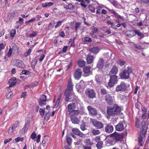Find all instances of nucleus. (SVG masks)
I'll list each match as a JSON object with an SVG mask.
<instances>
[{"mask_svg": "<svg viewBox=\"0 0 149 149\" xmlns=\"http://www.w3.org/2000/svg\"><path fill=\"white\" fill-rule=\"evenodd\" d=\"M73 86L72 80L70 79L68 80L67 89H66L64 94L66 97L65 99L66 102H68L72 97H74V94L72 91Z\"/></svg>", "mask_w": 149, "mask_h": 149, "instance_id": "1", "label": "nucleus"}, {"mask_svg": "<svg viewBox=\"0 0 149 149\" xmlns=\"http://www.w3.org/2000/svg\"><path fill=\"white\" fill-rule=\"evenodd\" d=\"M72 103L69 104L67 106L68 111L69 112V113L74 112V114H77L79 112L77 110H76V107L78 109V108L80 107V104L75 99L72 100Z\"/></svg>", "mask_w": 149, "mask_h": 149, "instance_id": "2", "label": "nucleus"}, {"mask_svg": "<svg viewBox=\"0 0 149 149\" xmlns=\"http://www.w3.org/2000/svg\"><path fill=\"white\" fill-rule=\"evenodd\" d=\"M120 110V108L118 106H115L109 109L107 112L109 115L113 116L119 113Z\"/></svg>", "mask_w": 149, "mask_h": 149, "instance_id": "3", "label": "nucleus"}, {"mask_svg": "<svg viewBox=\"0 0 149 149\" xmlns=\"http://www.w3.org/2000/svg\"><path fill=\"white\" fill-rule=\"evenodd\" d=\"M132 72V68L130 67H127V70H124L121 73L120 76L121 79H128L129 77V74Z\"/></svg>", "mask_w": 149, "mask_h": 149, "instance_id": "4", "label": "nucleus"}, {"mask_svg": "<svg viewBox=\"0 0 149 149\" xmlns=\"http://www.w3.org/2000/svg\"><path fill=\"white\" fill-rule=\"evenodd\" d=\"M110 79L108 85L111 87L113 86L118 81V76L116 75H110Z\"/></svg>", "mask_w": 149, "mask_h": 149, "instance_id": "5", "label": "nucleus"}, {"mask_svg": "<svg viewBox=\"0 0 149 149\" xmlns=\"http://www.w3.org/2000/svg\"><path fill=\"white\" fill-rule=\"evenodd\" d=\"M85 93L89 98H93L95 97V94L93 90L90 88H87L85 90Z\"/></svg>", "mask_w": 149, "mask_h": 149, "instance_id": "6", "label": "nucleus"}, {"mask_svg": "<svg viewBox=\"0 0 149 149\" xmlns=\"http://www.w3.org/2000/svg\"><path fill=\"white\" fill-rule=\"evenodd\" d=\"M127 88L125 84L123 82L121 83L120 84L116 87V92L120 91H124Z\"/></svg>", "mask_w": 149, "mask_h": 149, "instance_id": "7", "label": "nucleus"}, {"mask_svg": "<svg viewBox=\"0 0 149 149\" xmlns=\"http://www.w3.org/2000/svg\"><path fill=\"white\" fill-rule=\"evenodd\" d=\"M146 132V129H144L141 132L140 136L139 138V141L140 145L142 146V143L145 139V134Z\"/></svg>", "mask_w": 149, "mask_h": 149, "instance_id": "8", "label": "nucleus"}, {"mask_svg": "<svg viewBox=\"0 0 149 149\" xmlns=\"http://www.w3.org/2000/svg\"><path fill=\"white\" fill-rule=\"evenodd\" d=\"M92 123L93 126L97 129H101L103 127V125L100 122L95 120Z\"/></svg>", "mask_w": 149, "mask_h": 149, "instance_id": "9", "label": "nucleus"}, {"mask_svg": "<svg viewBox=\"0 0 149 149\" xmlns=\"http://www.w3.org/2000/svg\"><path fill=\"white\" fill-rule=\"evenodd\" d=\"M105 100L107 103L110 105L112 104L113 103V98L109 94H107L106 95Z\"/></svg>", "mask_w": 149, "mask_h": 149, "instance_id": "10", "label": "nucleus"}, {"mask_svg": "<svg viewBox=\"0 0 149 149\" xmlns=\"http://www.w3.org/2000/svg\"><path fill=\"white\" fill-rule=\"evenodd\" d=\"M82 71L80 69H77L75 71L74 74V77L75 79H79L81 77Z\"/></svg>", "mask_w": 149, "mask_h": 149, "instance_id": "11", "label": "nucleus"}, {"mask_svg": "<svg viewBox=\"0 0 149 149\" xmlns=\"http://www.w3.org/2000/svg\"><path fill=\"white\" fill-rule=\"evenodd\" d=\"M111 137H113L117 140H119L120 139L123 138V135L120 134L116 132L111 134L110 135Z\"/></svg>", "mask_w": 149, "mask_h": 149, "instance_id": "12", "label": "nucleus"}, {"mask_svg": "<svg viewBox=\"0 0 149 149\" xmlns=\"http://www.w3.org/2000/svg\"><path fill=\"white\" fill-rule=\"evenodd\" d=\"M15 65L18 68H23L25 67V65L24 62L22 61L19 60H15Z\"/></svg>", "mask_w": 149, "mask_h": 149, "instance_id": "13", "label": "nucleus"}, {"mask_svg": "<svg viewBox=\"0 0 149 149\" xmlns=\"http://www.w3.org/2000/svg\"><path fill=\"white\" fill-rule=\"evenodd\" d=\"M107 10L110 12L115 15V18H117L118 19H122L123 17L122 16L119 15L113 9H111L108 8H106Z\"/></svg>", "mask_w": 149, "mask_h": 149, "instance_id": "14", "label": "nucleus"}, {"mask_svg": "<svg viewBox=\"0 0 149 149\" xmlns=\"http://www.w3.org/2000/svg\"><path fill=\"white\" fill-rule=\"evenodd\" d=\"M125 127L124 124L122 123H119L116 126V130L119 131H121L124 130Z\"/></svg>", "mask_w": 149, "mask_h": 149, "instance_id": "15", "label": "nucleus"}, {"mask_svg": "<svg viewBox=\"0 0 149 149\" xmlns=\"http://www.w3.org/2000/svg\"><path fill=\"white\" fill-rule=\"evenodd\" d=\"M100 49L98 47H94L90 48L89 49V51L94 54H97L100 51Z\"/></svg>", "mask_w": 149, "mask_h": 149, "instance_id": "16", "label": "nucleus"}, {"mask_svg": "<svg viewBox=\"0 0 149 149\" xmlns=\"http://www.w3.org/2000/svg\"><path fill=\"white\" fill-rule=\"evenodd\" d=\"M118 72V69L116 66H114L111 69L109 74L110 75H116L117 73Z\"/></svg>", "mask_w": 149, "mask_h": 149, "instance_id": "17", "label": "nucleus"}, {"mask_svg": "<svg viewBox=\"0 0 149 149\" xmlns=\"http://www.w3.org/2000/svg\"><path fill=\"white\" fill-rule=\"evenodd\" d=\"M16 127L17 126L16 125L13 124L8 130V134L10 135H12L14 130L16 129Z\"/></svg>", "mask_w": 149, "mask_h": 149, "instance_id": "18", "label": "nucleus"}, {"mask_svg": "<svg viewBox=\"0 0 149 149\" xmlns=\"http://www.w3.org/2000/svg\"><path fill=\"white\" fill-rule=\"evenodd\" d=\"M88 109L89 112L91 114L93 115H95L97 114V112L95 109L92 108L91 106H88Z\"/></svg>", "mask_w": 149, "mask_h": 149, "instance_id": "19", "label": "nucleus"}, {"mask_svg": "<svg viewBox=\"0 0 149 149\" xmlns=\"http://www.w3.org/2000/svg\"><path fill=\"white\" fill-rule=\"evenodd\" d=\"M105 131L108 133H111L113 130V127L112 126L109 125H107L105 127Z\"/></svg>", "mask_w": 149, "mask_h": 149, "instance_id": "20", "label": "nucleus"}, {"mask_svg": "<svg viewBox=\"0 0 149 149\" xmlns=\"http://www.w3.org/2000/svg\"><path fill=\"white\" fill-rule=\"evenodd\" d=\"M94 57L93 56L88 55L87 58V62L88 64H91L93 62Z\"/></svg>", "mask_w": 149, "mask_h": 149, "instance_id": "21", "label": "nucleus"}, {"mask_svg": "<svg viewBox=\"0 0 149 149\" xmlns=\"http://www.w3.org/2000/svg\"><path fill=\"white\" fill-rule=\"evenodd\" d=\"M104 60L102 58L100 59L97 64V66L98 68L100 69L102 68L104 65Z\"/></svg>", "mask_w": 149, "mask_h": 149, "instance_id": "22", "label": "nucleus"}, {"mask_svg": "<svg viewBox=\"0 0 149 149\" xmlns=\"http://www.w3.org/2000/svg\"><path fill=\"white\" fill-rule=\"evenodd\" d=\"M71 119L72 123L74 124H79V119L78 118L75 116H71Z\"/></svg>", "mask_w": 149, "mask_h": 149, "instance_id": "23", "label": "nucleus"}, {"mask_svg": "<svg viewBox=\"0 0 149 149\" xmlns=\"http://www.w3.org/2000/svg\"><path fill=\"white\" fill-rule=\"evenodd\" d=\"M86 84V82H84V81L81 80L79 83H78L76 85V88H78L79 86H80L83 89Z\"/></svg>", "mask_w": 149, "mask_h": 149, "instance_id": "24", "label": "nucleus"}, {"mask_svg": "<svg viewBox=\"0 0 149 149\" xmlns=\"http://www.w3.org/2000/svg\"><path fill=\"white\" fill-rule=\"evenodd\" d=\"M131 32L132 34V35H131V36H134L136 34L138 35L139 36L142 37H143L144 36L142 34L140 33L139 31H131Z\"/></svg>", "mask_w": 149, "mask_h": 149, "instance_id": "25", "label": "nucleus"}, {"mask_svg": "<svg viewBox=\"0 0 149 149\" xmlns=\"http://www.w3.org/2000/svg\"><path fill=\"white\" fill-rule=\"evenodd\" d=\"M90 66H85L83 68L84 72L86 74H90Z\"/></svg>", "mask_w": 149, "mask_h": 149, "instance_id": "26", "label": "nucleus"}, {"mask_svg": "<svg viewBox=\"0 0 149 149\" xmlns=\"http://www.w3.org/2000/svg\"><path fill=\"white\" fill-rule=\"evenodd\" d=\"M54 4L52 2H47L43 3L42 4V6L43 7H49Z\"/></svg>", "mask_w": 149, "mask_h": 149, "instance_id": "27", "label": "nucleus"}, {"mask_svg": "<svg viewBox=\"0 0 149 149\" xmlns=\"http://www.w3.org/2000/svg\"><path fill=\"white\" fill-rule=\"evenodd\" d=\"M86 63L85 61H84L79 60L77 62L78 65L80 67H83Z\"/></svg>", "mask_w": 149, "mask_h": 149, "instance_id": "28", "label": "nucleus"}, {"mask_svg": "<svg viewBox=\"0 0 149 149\" xmlns=\"http://www.w3.org/2000/svg\"><path fill=\"white\" fill-rule=\"evenodd\" d=\"M61 94H60V95L59 96L57 100L56 103L54 105V108H56L58 106L60 100H61Z\"/></svg>", "mask_w": 149, "mask_h": 149, "instance_id": "29", "label": "nucleus"}, {"mask_svg": "<svg viewBox=\"0 0 149 149\" xmlns=\"http://www.w3.org/2000/svg\"><path fill=\"white\" fill-rule=\"evenodd\" d=\"M103 142L102 141L97 143L96 145V146L98 149H101L102 146Z\"/></svg>", "mask_w": 149, "mask_h": 149, "instance_id": "30", "label": "nucleus"}, {"mask_svg": "<svg viewBox=\"0 0 149 149\" xmlns=\"http://www.w3.org/2000/svg\"><path fill=\"white\" fill-rule=\"evenodd\" d=\"M29 126V122H27L25 126L22 129V130L24 131V132H25V131H27Z\"/></svg>", "mask_w": 149, "mask_h": 149, "instance_id": "31", "label": "nucleus"}, {"mask_svg": "<svg viewBox=\"0 0 149 149\" xmlns=\"http://www.w3.org/2000/svg\"><path fill=\"white\" fill-rule=\"evenodd\" d=\"M98 29L96 27L93 28L92 29V31L90 33V35L91 36L93 35L94 33H97L98 31Z\"/></svg>", "mask_w": 149, "mask_h": 149, "instance_id": "32", "label": "nucleus"}, {"mask_svg": "<svg viewBox=\"0 0 149 149\" xmlns=\"http://www.w3.org/2000/svg\"><path fill=\"white\" fill-rule=\"evenodd\" d=\"M88 9L91 11V13H95V8L92 6H89L88 8Z\"/></svg>", "mask_w": 149, "mask_h": 149, "instance_id": "33", "label": "nucleus"}, {"mask_svg": "<svg viewBox=\"0 0 149 149\" xmlns=\"http://www.w3.org/2000/svg\"><path fill=\"white\" fill-rule=\"evenodd\" d=\"M81 23L80 22H77L76 23L74 26L75 30L76 31H77V29L81 25Z\"/></svg>", "mask_w": 149, "mask_h": 149, "instance_id": "34", "label": "nucleus"}, {"mask_svg": "<svg viewBox=\"0 0 149 149\" xmlns=\"http://www.w3.org/2000/svg\"><path fill=\"white\" fill-rule=\"evenodd\" d=\"M72 131L73 133L77 135H78L80 132L77 128H73Z\"/></svg>", "mask_w": 149, "mask_h": 149, "instance_id": "35", "label": "nucleus"}, {"mask_svg": "<svg viewBox=\"0 0 149 149\" xmlns=\"http://www.w3.org/2000/svg\"><path fill=\"white\" fill-rule=\"evenodd\" d=\"M82 40L84 42H91L92 41V40L91 38L88 37H85L82 38Z\"/></svg>", "mask_w": 149, "mask_h": 149, "instance_id": "36", "label": "nucleus"}, {"mask_svg": "<svg viewBox=\"0 0 149 149\" xmlns=\"http://www.w3.org/2000/svg\"><path fill=\"white\" fill-rule=\"evenodd\" d=\"M24 139V138L23 137L21 138L20 137H18L17 138H15V141L17 143L20 141H23Z\"/></svg>", "mask_w": 149, "mask_h": 149, "instance_id": "37", "label": "nucleus"}, {"mask_svg": "<svg viewBox=\"0 0 149 149\" xmlns=\"http://www.w3.org/2000/svg\"><path fill=\"white\" fill-rule=\"evenodd\" d=\"M92 132L94 135H98L100 134V131L98 130H93Z\"/></svg>", "mask_w": 149, "mask_h": 149, "instance_id": "38", "label": "nucleus"}, {"mask_svg": "<svg viewBox=\"0 0 149 149\" xmlns=\"http://www.w3.org/2000/svg\"><path fill=\"white\" fill-rule=\"evenodd\" d=\"M22 74H24L26 75H29L30 74V72L28 70H24L22 72Z\"/></svg>", "mask_w": 149, "mask_h": 149, "instance_id": "39", "label": "nucleus"}, {"mask_svg": "<svg viewBox=\"0 0 149 149\" xmlns=\"http://www.w3.org/2000/svg\"><path fill=\"white\" fill-rule=\"evenodd\" d=\"M66 141L69 145H71L72 142V139H71L69 137H67Z\"/></svg>", "mask_w": 149, "mask_h": 149, "instance_id": "40", "label": "nucleus"}, {"mask_svg": "<svg viewBox=\"0 0 149 149\" xmlns=\"http://www.w3.org/2000/svg\"><path fill=\"white\" fill-rule=\"evenodd\" d=\"M40 101H46V96L44 95H42L40 97Z\"/></svg>", "mask_w": 149, "mask_h": 149, "instance_id": "41", "label": "nucleus"}, {"mask_svg": "<svg viewBox=\"0 0 149 149\" xmlns=\"http://www.w3.org/2000/svg\"><path fill=\"white\" fill-rule=\"evenodd\" d=\"M62 21H58L57 22L55 26V28H57L59 27L61 24Z\"/></svg>", "mask_w": 149, "mask_h": 149, "instance_id": "42", "label": "nucleus"}, {"mask_svg": "<svg viewBox=\"0 0 149 149\" xmlns=\"http://www.w3.org/2000/svg\"><path fill=\"white\" fill-rule=\"evenodd\" d=\"M54 26V25H53L51 23H50L48 26L46 28V30L48 31L51 29V28H53Z\"/></svg>", "mask_w": 149, "mask_h": 149, "instance_id": "43", "label": "nucleus"}, {"mask_svg": "<svg viewBox=\"0 0 149 149\" xmlns=\"http://www.w3.org/2000/svg\"><path fill=\"white\" fill-rule=\"evenodd\" d=\"M46 101H39V105L42 107L44 105H45L46 104V103L45 102Z\"/></svg>", "mask_w": 149, "mask_h": 149, "instance_id": "44", "label": "nucleus"}, {"mask_svg": "<svg viewBox=\"0 0 149 149\" xmlns=\"http://www.w3.org/2000/svg\"><path fill=\"white\" fill-rule=\"evenodd\" d=\"M100 137L99 136L96 137L95 139V141L97 143L101 142V141H100Z\"/></svg>", "mask_w": 149, "mask_h": 149, "instance_id": "45", "label": "nucleus"}, {"mask_svg": "<svg viewBox=\"0 0 149 149\" xmlns=\"http://www.w3.org/2000/svg\"><path fill=\"white\" fill-rule=\"evenodd\" d=\"M12 46L13 50H14L15 51L18 50V48L17 47V45L15 44H12Z\"/></svg>", "mask_w": 149, "mask_h": 149, "instance_id": "46", "label": "nucleus"}, {"mask_svg": "<svg viewBox=\"0 0 149 149\" xmlns=\"http://www.w3.org/2000/svg\"><path fill=\"white\" fill-rule=\"evenodd\" d=\"M16 33V30L15 29H13L10 32V34L11 36L14 37Z\"/></svg>", "mask_w": 149, "mask_h": 149, "instance_id": "47", "label": "nucleus"}, {"mask_svg": "<svg viewBox=\"0 0 149 149\" xmlns=\"http://www.w3.org/2000/svg\"><path fill=\"white\" fill-rule=\"evenodd\" d=\"M80 2H81L80 5L82 6L84 8H86L87 7V5L85 4V3L83 0H82V1Z\"/></svg>", "mask_w": 149, "mask_h": 149, "instance_id": "48", "label": "nucleus"}, {"mask_svg": "<svg viewBox=\"0 0 149 149\" xmlns=\"http://www.w3.org/2000/svg\"><path fill=\"white\" fill-rule=\"evenodd\" d=\"M95 80L97 83L98 84H100V81L99 75H96L95 76Z\"/></svg>", "mask_w": 149, "mask_h": 149, "instance_id": "49", "label": "nucleus"}, {"mask_svg": "<svg viewBox=\"0 0 149 149\" xmlns=\"http://www.w3.org/2000/svg\"><path fill=\"white\" fill-rule=\"evenodd\" d=\"M107 23L108 25H111V27L112 28H113V27L114 26V24H113V23L112 22L110 21L107 20Z\"/></svg>", "mask_w": 149, "mask_h": 149, "instance_id": "50", "label": "nucleus"}, {"mask_svg": "<svg viewBox=\"0 0 149 149\" xmlns=\"http://www.w3.org/2000/svg\"><path fill=\"white\" fill-rule=\"evenodd\" d=\"M78 135H79V136L83 138H84L85 137V134H84L83 133L80 131L79 132V133L78 134Z\"/></svg>", "mask_w": 149, "mask_h": 149, "instance_id": "51", "label": "nucleus"}, {"mask_svg": "<svg viewBox=\"0 0 149 149\" xmlns=\"http://www.w3.org/2000/svg\"><path fill=\"white\" fill-rule=\"evenodd\" d=\"M76 88L78 92L80 93H81L83 91V89L80 86H79L78 88Z\"/></svg>", "mask_w": 149, "mask_h": 149, "instance_id": "52", "label": "nucleus"}, {"mask_svg": "<svg viewBox=\"0 0 149 149\" xmlns=\"http://www.w3.org/2000/svg\"><path fill=\"white\" fill-rule=\"evenodd\" d=\"M125 61H119L118 62V64L120 65H123L125 64Z\"/></svg>", "mask_w": 149, "mask_h": 149, "instance_id": "53", "label": "nucleus"}, {"mask_svg": "<svg viewBox=\"0 0 149 149\" xmlns=\"http://www.w3.org/2000/svg\"><path fill=\"white\" fill-rule=\"evenodd\" d=\"M12 53V48H10L9 50V51L7 53V55L9 56L10 57Z\"/></svg>", "mask_w": 149, "mask_h": 149, "instance_id": "54", "label": "nucleus"}, {"mask_svg": "<svg viewBox=\"0 0 149 149\" xmlns=\"http://www.w3.org/2000/svg\"><path fill=\"white\" fill-rule=\"evenodd\" d=\"M68 9H71L73 8V6L72 4L71 3H69L68 4Z\"/></svg>", "mask_w": 149, "mask_h": 149, "instance_id": "55", "label": "nucleus"}, {"mask_svg": "<svg viewBox=\"0 0 149 149\" xmlns=\"http://www.w3.org/2000/svg\"><path fill=\"white\" fill-rule=\"evenodd\" d=\"M39 112L41 115L43 116L44 115L45 113V111L42 109H39Z\"/></svg>", "mask_w": 149, "mask_h": 149, "instance_id": "56", "label": "nucleus"}, {"mask_svg": "<svg viewBox=\"0 0 149 149\" xmlns=\"http://www.w3.org/2000/svg\"><path fill=\"white\" fill-rule=\"evenodd\" d=\"M26 92H23L22 93V94L21 95V97L24 98L26 97Z\"/></svg>", "mask_w": 149, "mask_h": 149, "instance_id": "57", "label": "nucleus"}, {"mask_svg": "<svg viewBox=\"0 0 149 149\" xmlns=\"http://www.w3.org/2000/svg\"><path fill=\"white\" fill-rule=\"evenodd\" d=\"M85 142L87 145H91V141L89 139H86L85 140Z\"/></svg>", "mask_w": 149, "mask_h": 149, "instance_id": "58", "label": "nucleus"}, {"mask_svg": "<svg viewBox=\"0 0 149 149\" xmlns=\"http://www.w3.org/2000/svg\"><path fill=\"white\" fill-rule=\"evenodd\" d=\"M5 47V45L3 43L0 44V51L3 50Z\"/></svg>", "mask_w": 149, "mask_h": 149, "instance_id": "59", "label": "nucleus"}, {"mask_svg": "<svg viewBox=\"0 0 149 149\" xmlns=\"http://www.w3.org/2000/svg\"><path fill=\"white\" fill-rule=\"evenodd\" d=\"M35 17L32 18L31 19L28 20L26 21V22L25 23H27V22L29 23V22H33V21H34L35 20Z\"/></svg>", "mask_w": 149, "mask_h": 149, "instance_id": "60", "label": "nucleus"}, {"mask_svg": "<svg viewBox=\"0 0 149 149\" xmlns=\"http://www.w3.org/2000/svg\"><path fill=\"white\" fill-rule=\"evenodd\" d=\"M81 128L83 131L85 130H86L85 125L84 124L81 125Z\"/></svg>", "mask_w": 149, "mask_h": 149, "instance_id": "61", "label": "nucleus"}, {"mask_svg": "<svg viewBox=\"0 0 149 149\" xmlns=\"http://www.w3.org/2000/svg\"><path fill=\"white\" fill-rule=\"evenodd\" d=\"M36 136V134L35 133H33L31 134V138L32 139H34V138H35Z\"/></svg>", "mask_w": 149, "mask_h": 149, "instance_id": "62", "label": "nucleus"}, {"mask_svg": "<svg viewBox=\"0 0 149 149\" xmlns=\"http://www.w3.org/2000/svg\"><path fill=\"white\" fill-rule=\"evenodd\" d=\"M45 57V56L44 54L42 55L40 58H39V61H42L44 58Z\"/></svg>", "mask_w": 149, "mask_h": 149, "instance_id": "63", "label": "nucleus"}, {"mask_svg": "<svg viewBox=\"0 0 149 149\" xmlns=\"http://www.w3.org/2000/svg\"><path fill=\"white\" fill-rule=\"evenodd\" d=\"M101 92L103 94H105L106 93V90L103 89H101Z\"/></svg>", "mask_w": 149, "mask_h": 149, "instance_id": "64", "label": "nucleus"}]
</instances>
